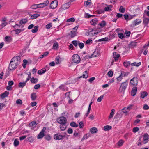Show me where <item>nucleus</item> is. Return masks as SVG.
<instances>
[{
  "instance_id": "obj_5",
  "label": "nucleus",
  "mask_w": 149,
  "mask_h": 149,
  "mask_svg": "<svg viewBox=\"0 0 149 149\" xmlns=\"http://www.w3.org/2000/svg\"><path fill=\"white\" fill-rule=\"evenodd\" d=\"M71 3L70 2H68L63 5L59 8V11H62L63 10H65L68 8L70 6Z\"/></svg>"
},
{
  "instance_id": "obj_40",
  "label": "nucleus",
  "mask_w": 149,
  "mask_h": 149,
  "mask_svg": "<svg viewBox=\"0 0 149 149\" xmlns=\"http://www.w3.org/2000/svg\"><path fill=\"white\" fill-rule=\"evenodd\" d=\"M44 136V133L42 132H40L38 136V139H41Z\"/></svg>"
},
{
  "instance_id": "obj_15",
  "label": "nucleus",
  "mask_w": 149,
  "mask_h": 149,
  "mask_svg": "<svg viewBox=\"0 0 149 149\" xmlns=\"http://www.w3.org/2000/svg\"><path fill=\"white\" fill-rule=\"evenodd\" d=\"M99 54L97 52H96L95 51L90 56H89L88 57L89 58H91L92 57H96L99 56Z\"/></svg>"
},
{
  "instance_id": "obj_16",
  "label": "nucleus",
  "mask_w": 149,
  "mask_h": 149,
  "mask_svg": "<svg viewBox=\"0 0 149 149\" xmlns=\"http://www.w3.org/2000/svg\"><path fill=\"white\" fill-rule=\"evenodd\" d=\"M99 54L97 52H96L95 51L90 56H89L88 57L89 58H91L92 57H96L99 56Z\"/></svg>"
},
{
  "instance_id": "obj_9",
  "label": "nucleus",
  "mask_w": 149,
  "mask_h": 149,
  "mask_svg": "<svg viewBox=\"0 0 149 149\" xmlns=\"http://www.w3.org/2000/svg\"><path fill=\"white\" fill-rule=\"evenodd\" d=\"M95 30L93 29H89L88 30V35H87V36H95L96 33L95 32Z\"/></svg>"
},
{
  "instance_id": "obj_50",
  "label": "nucleus",
  "mask_w": 149,
  "mask_h": 149,
  "mask_svg": "<svg viewBox=\"0 0 149 149\" xmlns=\"http://www.w3.org/2000/svg\"><path fill=\"white\" fill-rule=\"evenodd\" d=\"M58 44L57 42L54 43L53 45V49H57L58 47Z\"/></svg>"
},
{
  "instance_id": "obj_52",
  "label": "nucleus",
  "mask_w": 149,
  "mask_h": 149,
  "mask_svg": "<svg viewBox=\"0 0 149 149\" xmlns=\"http://www.w3.org/2000/svg\"><path fill=\"white\" fill-rule=\"evenodd\" d=\"M104 95L103 94V95H102L101 96H100L97 99V102H101L102 101V99H103V98L104 97Z\"/></svg>"
},
{
  "instance_id": "obj_58",
  "label": "nucleus",
  "mask_w": 149,
  "mask_h": 149,
  "mask_svg": "<svg viewBox=\"0 0 149 149\" xmlns=\"http://www.w3.org/2000/svg\"><path fill=\"white\" fill-rule=\"evenodd\" d=\"M45 138L46 140L48 141L50 140L51 139V137L49 134L46 135L45 137Z\"/></svg>"
},
{
  "instance_id": "obj_17",
  "label": "nucleus",
  "mask_w": 149,
  "mask_h": 149,
  "mask_svg": "<svg viewBox=\"0 0 149 149\" xmlns=\"http://www.w3.org/2000/svg\"><path fill=\"white\" fill-rule=\"evenodd\" d=\"M120 56V55L118 54H117L116 52H114L113 53V56L115 61L118 60V58Z\"/></svg>"
},
{
  "instance_id": "obj_28",
  "label": "nucleus",
  "mask_w": 149,
  "mask_h": 149,
  "mask_svg": "<svg viewBox=\"0 0 149 149\" xmlns=\"http://www.w3.org/2000/svg\"><path fill=\"white\" fill-rule=\"evenodd\" d=\"M118 36L119 38L121 39L125 38V35L123 33H119L118 34Z\"/></svg>"
},
{
  "instance_id": "obj_21",
  "label": "nucleus",
  "mask_w": 149,
  "mask_h": 149,
  "mask_svg": "<svg viewBox=\"0 0 149 149\" xmlns=\"http://www.w3.org/2000/svg\"><path fill=\"white\" fill-rule=\"evenodd\" d=\"M46 69L45 68H43L42 69L39 70L38 72V74L41 75L44 73L46 71Z\"/></svg>"
},
{
  "instance_id": "obj_61",
  "label": "nucleus",
  "mask_w": 149,
  "mask_h": 149,
  "mask_svg": "<svg viewBox=\"0 0 149 149\" xmlns=\"http://www.w3.org/2000/svg\"><path fill=\"white\" fill-rule=\"evenodd\" d=\"M52 26V24L49 23L46 25V28L47 29H49Z\"/></svg>"
},
{
  "instance_id": "obj_3",
  "label": "nucleus",
  "mask_w": 149,
  "mask_h": 149,
  "mask_svg": "<svg viewBox=\"0 0 149 149\" xmlns=\"http://www.w3.org/2000/svg\"><path fill=\"white\" fill-rule=\"evenodd\" d=\"M127 85L128 83L127 81H125L122 83L121 84L120 88V92L124 93L127 86Z\"/></svg>"
},
{
  "instance_id": "obj_46",
  "label": "nucleus",
  "mask_w": 149,
  "mask_h": 149,
  "mask_svg": "<svg viewBox=\"0 0 149 149\" xmlns=\"http://www.w3.org/2000/svg\"><path fill=\"white\" fill-rule=\"evenodd\" d=\"M79 43V41H77L76 40L73 41L72 42V44L76 47H77V45H78V43Z\"/></svg>"
},
{
  "instance_id": "obj_42",
  "label": "nucleus",
  "mask_w": 149,
  "mask_h": 149,
  "mask_svg": "<svg viewBox=\"0 0 149 149\" xmlns=\"http://www.w3.org/2000/svg\"><path fill=\"white\" fill-rule=\"evenodd\" d=\"M19 144V142L18 140L17 139H15L14 142V145L15 147L17 146Z\"/></svg>"
},
{
  "instance_id": "obj_22",
  "label": "nucleus",
  "mask_w": 149,
  "mask_h": 149,
  "mask_svg": "<svg viewBox=\"0 0 149 149\" xmlns=\"http://www.w3.org/2000/svg\"><path fill=\"white\" fill-rule=\"evenodd\" d=\"M91 0H88L87 1H85L84 2V6L86 7L88 5H91Z\"/></svg>"
},
{
  "instance_id": "obj_27",
  "label": "nucleus",
  "mask_w": 149,
  "mask_h": 149,
  "mask_svg": "<svg viewBox=\"0 0 149 149\" xmlns=\"http://www.w3.org/2000/svg\"><path fill=\"white\" fill-rule=\"evenodd\" d=\"M37 125V123L35 121H33L30 123V125L33 128H34Z\"/></svg>"
},
{
  "instance_id": "obj_43",
  "label": "nucleus",
  "mask_w": 149,
  "mask_h": 149,
  "mask_svg": "<svg viewBox=\"0 0 149 149\" xmlns=\"http://www.w3.org/2000/svg\"><path fill=\"white\" fill-rule=\"evenodd\" d=\"M124 141L122 140H120L118 143V145L119 146H122L124 143Z\"/></svg>"
},
{
  "instance_id": "obj_60",
  "label": "nucleus",
  "mask_w": 149,
  "mask_h": 149,
  "mask_svg": "<svg viewBox=\"0 0 149 149\" xmlns=\"http://www.w3.org/2000/svg\"><path fill=\"white\" fill-rule=\"evenodd\" d=\"M113 72L111 70H110L107 73V74L109 76L111 77L113 74Z\"/></svg>"
},
{
  "instance_id": "obj_30",
  "label": "nucleus",
  "mask_w": 149,
  "mask_h": 149,
  "mask_svg": "<svg viewBox=\"0 0 149 149\" xmlns=\"http://www.w3.org/2000/svg\"><path fill=\"white\" fill-rule=\"evenodd\" d=\"M91 135L90 134H86L84 135L83 137L81 139V140H84L85 139H87L89 137H90Z\"/></svg>"
},
{
  "instance_id": "obj_1",
  "label": "nucleus",
  "mask_w": 149,
  "mask_h": 149,
  "mask_svg": "<svg viewBox=\"0 0 149 149\" xmlns=\"http://www.w3.org/2000/svg\"><path fill=\"white\" fill-rule=\"evenodd\" d=\"M20 58L18 56H15L13 58L9 64L8 68L10 70H13L15 69L21 62Z\"/></svg>"
},
{
  "instance_id": "obj_39",
  "label": "nucleus",
  "mask_w": 149,
  "mask_h": 149,
  "mask_svg": "<svg viewBox=\"0 0 149 149\" xmlns=\"http://www.w3.org/2000/svg\"><path fill=\"white\" fill-rule=\"evenodd\" d=\"M40 15L38 14H34L32 15L31 17V19H34L37 18Z\"/></svg>"
},
{
  "instance_id": "obj_6",
  "label": "nucleus",
  "mask_w": 149,
  "mask_h": 149,
  "mask_svg": "<svg viewBox=\"0 0 149 149\" xmlns=\"http://www.w3.org/2000/svg\"><path fill=\"white\" fill-rule=\"evenodd\" d=\"M67 121L66 119L63 116L57 119V122L61 124H66Z\"/></svg>"
},
{
  "instance_id": "obj_48",
  "label": "nucleus",
  "mask_w": 149,
  "mask_h": 149,
  "mask_svg": "<svg viewBox=\"0 0 149 149\" xmlns=\"http://www.w3.org/2000/svg\"><path fill=\"white\" fill-rule=\"evenodd\" d=\"M124 17L125 19L127 21H128V20H130L131 19V18H129L128 14H124Z\"/></svg>"
},
{
  "instance_id": "obj_14",
  "label": "nucleus",
  "mask_w": 149,
  "mask_h": 149,
  "mask_svg": "<svg viewBox=\"0 0 149 149\" xmlns=\"http://www.w3.org/2000/svg\"><path fill=\"white\" fill-rule=\"evenodd\" d=\"M98 22V20L96 18H95L90 21V23L93 25H95Z\"/></svg>"
},
{
  "instance_id": "obj_59",
  "label": "nucleus",
  "mask_w": 149,
  "mask_h": 149,
  "mask_svg": "<svg viewBox=\"0 0 149 149\" xmlns=\"http://www.w3.org/2000/svg\"><path fill=\"white\" fill-rule=\"evenodd\" d=\"M79 126L80 128H83L84 126V124L83 122L81 121L79 122Z\"/></svg>"
},
{
  "instance_id": "obj_38",
  "label": "nucleus",
  "mask_w": 149,
  "mask_h": 149,
  "mask_svg": "<svg viewBox=\"0 0 149 149\" xmlns=\"http://www.w3.org/2000/svg\"><path fill=\"white\" fill-rule=\"evenodd\" d=\"M71 36L72 38L74 37L76 35L77 33L76 31H71Z\"/></svg>"
},
{
  "instance_id": "obj_12",
  "label": "nucleus",
  "mask_w": 149,
  "mask_h": 149,
  "mask_svg": "<svg viewBox=\"0 0 149 149\" xmlns=\"http://www.w3.org/2000/svg\"><path fill=\"white\" fill-rule=\"evenodd\" d=\"M106 6H107L105 7L104 8V11H112L111 9L113 8V6L111 5H107L106 4Z\"/></svg>"
},
{
  "instance_id": "obj_2",
  "label": "nucleus",
  "mask_w": 149,
  "mask_h": 149,
  "mask_svg": "<svg viewBox=\"0 0 149 149\" xmlns=\"http://www.w3.org/2000/svg\"><path fill=\"white\" fill-rule=\"evenodd\" d=\"M80 58L77 54H74L72 57V60L73 62L77 64L79 63L80 61Z\"/></svg>"
},
{
  "instance_id": "obj_18",
  "label": "nucleus",
  "mask_w": 149,
  "mask_h": 149,
  "mask_svg": "<svg viewBox=\"0 0 149 149\" xmlns=\"http://www.w3.org/2000/svg\"><path fill=\"white\" fill-rule=\"evenodd\" d=\"M66 124H63L60 125V127L61 131H64L66 128L67 126L66 125Z\"/></svg>"
},
{
  "instance_id": "obj_53",
  "label": "nucleus",
  "mask_w": 149,
  "mask_h": 149,
  "mask_svg": "<svg viewBox=\"0 0 149 149\" xmlns=\"http://www.w3.org/2000/svg\"><path fill=\"white\" fill-rule=\"evenodd\" d=\"M78 45L79 46V47L80 49L83 48L84 46V45L83 43L81 42V43L79 41Z\"/></svg>"
},
{
  "instance_id": "obj_25",
  "label": "nucleus",
  "mask_w": 149,
  "mask_h": 149,
  "mask_svg": "<svg viewBox=\"0 0 149 149\" xmlns=\"http://www.w3.org/2000/svg\"><path fill=\"white\" fill-rule=\"evenodd\" d=\"M90 131L91 133H95L97 132L98 130L97 128L93 127L90 130Z\"/></svg>"
},
{
  "instance_id": "obj_54",
  "label": "nucleus",
  "mask_w": 149,
  "mask_h": 149,
  "mask_svg": "<svg viewBox=\"0 0 149 149\" xmlns=\"http://www.w3.org/2000/svg\"><path fill=\"white\" fill-rule=\"evenodd\" d=\"M75 21V19L74 17H72L68 19L67 20V22H74Z\"/></svg>"
},
{
  "instance_id": "obj_47",
  "label": "nucleus",
  "mask_w": 149,
  "mask_h": 149,
  "mask_svg": "<svg viewBox=\"0 0 149 149\" xmlns=\"http://www.w3.org/2000/svg\"><path fill=\"white\" fill-rule=\"evenodd\" d=\"M129 72H121V75H122V77H123V76H124V77H127L128 76V74H129Z\"/></svg>"
},
{
  "instance_id": "obj_29",
  "label": "nucleus",
  "mask_w": 149,
  "mask_h": 149,
  "mask_svg": "<svg viewBox=\"0 0 149 149\" xmlns=\"http://www.w3.org/2000/svg\"><path fill=\"white\" fill-rule=\"evenodd\" d=\"M59 88L63 90V91H65V90L66 91H68V88L67 87H65V86L64 85H61L59 87Z\"/></svg>"
},
{
  "instance_id": "obj_11",
  "label": "nucleus",
  "mask_w": 149,
  "mask_h": 149,
  "mask_svg": "<svg viewBox=\"0 0 149 149\" xmlns=\"http://www.w3.org/2000/svg\"><path fill=\"white\" fill-rule=\"evenodd\" d=\"M149 136L147 133L145 134L143 136V143L145 144L148 142Z\"/></svg>"
},
{
  "instance_id": "obj_55",
  "label": "nucleus",
  "mask_w": 149,
  "mask_h": 149,
  "mask_svg": "<svg viewBox=\"0 0 149 149\" xmlns=\"http://www.w3.org/2000/svg\"><path fill=\"white\" fill-rule=\"evenodd\" d=\"M130 62L129 61H126L123 63V65L125 67H127L130 65Z\"/></svg>"
},
{
  "instance_id": "obj_13",
  "label": "nucleus",
  "mask_w": 149,
  "mask_h": 149,
  "mask_svg": "<svg viewBox=\"0 0 149 149\" xmlns=\"http://www.w3.org/2000/svg\"><path fill=\"white\" fill-rule=\"evenodd\" d=\"M137 88L136 87H134L133 88L131 91V95L132 96H134L137 92Z\"/></svg>"
},
{
  "instance_id": "obj_57",
  "label": "nucleus",
  "mask_w": 149,
  "mask_h": 149,
  "mask_svg": "<svg viewBox=\"0 0 149 149\" xmlns=\"http://www.w3.org/2000/svg\"><path fill=\"white\" fill-rule=\"evenodd\" d=\"M38 4H33L31 6V8L32 9H35L38 8Z\"/></svg>"
},
{
  "instance_id": "obj_64",
  "label": "nucleus",
  "mask_w": 149,
  "mask_h": 149,
  "mask_svg": "<svg viewBox=\"0 0 149 149\" xmlns=\"http://www.w3.org/2000/svg\"><path fill=\"white\" fill-rule=\"evenodd\" d=\"M123 77L120 74L118 77L117 78V81L118 82H120L122 79Z\"/></svg>"
},
{
  "instance_id": "obj_26",
  "label": "nucleus",
  "mask_w": 149,
  "mask_h": 149,
  "mask_svg": "<svg viewBox=\"0 0 149 149\" xmlns=\"http://www.w3.org/2000/svg\"><path fill=\"white\" fill-rule=\"evenodd\" d=\"M36 94L35 93H33L31 94V98L33 101L34 100L36 99Z\"/></svg>"
},
{
  "instance_id": "obj_44",
  "label": "nucleus",
  "mask_w": 149,
  "mask_h": 149,
  "mask_svg": "<svg viewBox=\"0 0 149 149\" xmlns=\"http://www.w3.org/2000/svg\"><path fill=\"white\" fill-rule=\"evenodd\" d=\"M125 9L124 8L123 6H121L120 7L119 9V11L120 12L122 13H124L125 11Z\"/></svg>"
},
{
  "instance_id": "obj_7",
  "label": "nucleus",
  "mask_w": 149,
  "mask_h": 149,
  "mask_svg": "<svg viewBox=\"0 0 149 149\" xmlns=\"http://www.w3.org/2000/svg\"><path fill=\"white\" fill-rule=\"evenodd\" d=\"M130 83L131 85L134 86H136L137 85L138 82V79L137 77H134L130 80Z\"/></svg>"
},
{
  "instance_id": "obj_51",
  "label": "nucleus",
  "mask_w": 149,
  "mask_h": 149,
  "mask_svg": "<svg viewBox=\"0 0 149 149\" xmlns=\"http://www.w3.org/2000/svg\"><path fill=\"white\" fill-rule=\"evenodd\" d=\"M7 24V22L5 21H3L2 22L0 26L1 27V28H3Z\"/></svg>"
},
{
  "instance_id": "obj_45",
  "label": "nucleus",
  "mask_w": 149,
  "mask_h": 149,
  "mask_svg": "<svg viewBox=\"0 0 149 149\" xmlns=\"http://www.w3.org/2000/svg\"><path fill=\"white\" fill-rule=\"evenodd\" d=\"M108 38L107 37H105L98 40V42L105 41L108 40Z\"/></svg>"
},
{
  "instance_id": "obj_8",
  "label": "nucleus",
  "mask_w": 149,
  "mask_h": 149,
  "mask_svg": "<svg viewBox=\"0 0 149 149\" xmlns=\"http://www.w3.org/2000/svg\"><path fill=\"white\" fill-rule=\"evenodd\" d=\"M49 1L47 0L45 1L43 3L38 4V8H43L45 6L48 5L49 4Z\"/></svg>"
},
{
  "instance_id": "obj_63",
  "label": "nucleus",
  "mask_w": 149,
  "mask_h": 149,
  "mask_svg": "<svg viewBox=\"0 0 149 149\" xmlns=\"http://www.w3.org/2000/svg\"><path fill=\"white\" fill-rule=\"evenodd\" d=\"M139 130V128L138 127H134L132 131L134 133H136L137 131H138Z\"/></svg>"
},
{
  "instance_id": "obj_19",
  "label": "nucleus",
  "mask_w": 149,
  "mask_h": 149,
  "mask_svg": "<svg viewBox=\"0 0 149 149\" xmlns=\"http://www.w3.org/2000/svg\"><path fill=\"white\" fill-rule=\"evenodd\" d=\"M143 21L144 24H147L149 22V18H146L143 16Z\"/></svg>"
},
{
  "instance_id": "obj_24",
  "label": "nucleus",
  "mask_w": 149,
  "mask_h": 149,
  "mask_svg": "<svg viewBox=\"0 0 149 149\" xmlns=\"http://www.w3.org/2000/svg\"><path fill=\"white\" fill-rule=\"evenodd\" d=\"M28 21V19L27 18L23 19L20 20L19 23L21 25H22L25 24Z\"/></svg>"
},
{
  "instance_id": "obj_37",
  "label": "nucleus",
  "mask_w": 149,
  "mask_h": 149,
  "mask_svg": "<svg viewBox=\"0 0 149 149\" xmlns=\"http://www.w3.org/2000/svg\"><path fill=\"white\" fill-rule=\"evenodd\" d=\"M38 79L37 78H35L34 77H32L31 79V81L33 83H36L37 82Z\"/></svg>"
},
{
  "instance_id": "obj_4",
  "label": "nucleus",
  "mask_w": 149,
  "mask_h": 149,
  "mask_svg": "<svg viewBox=\"0 0 149 149\" xmlns=\"http://www.w3.org/2000/svg\"><path fill=\"white\" fill-rule=\"evenodd\" d=\"M65 137V135H61L60 133H58L54 135V138L56 140H62Z\"/></svg>"
},
{
  "instance_id": "obj_32",
  "label": "nucleus",
  "mask_w": 149,
  "mask_h": 149,
  "mask_svg": "<svg viewBox=\"0 0 149 149\" xmlns=\"http://www.w3.org/2000/svg\"><path fill=\"white\" fill-rule=\"evenodd\" d=\"M112 127L109 125H106L104 127V130L105 131H108L111 129Z\"/></svg>"
},
{
  "instance_id": "obj_35",
  "label": "nucleus",
  "mask_w": 149,
  "mask_h": 149,
  "mask_svg": "<svg viewBox=\"0 0 149 149\" xmlns=\"http://www.w3.org/2000/svg\"><path fill=\"white\" fill-rule=\"evenodd\" d=\"M70 126L74 127H77L78 126V124H77L76 123L74 122H72L70 124Z\"/></svg>"
},
{
  "instance_id": "obj_23",
  "label": "nucleus",
  "mask_w": 149,
  "mask_h": 149,
  "mask_svg": "<svg viewBox=\"0 0 149 149\" xmlns=\"http://www.w3.org/2000/svg\"><path fill=\"white\" fill-rule=\"evenodd\" d=\"M141 22V19H137L134 22L133 25H136L139 24Z\"/></svg>"
},
{
  "instance_id": "obj_10",
  "label": "nucleus",
  "mask_w": 149,
  "mask_h": 149,
  "mask_svg": "<svg viewBox=\"0 0 149 149\" xmlns=\"http://www.w3.org/2000/svg\"><path fill=\"white\" fill-rule=\"evenodd\" d=\"M58 1L57 0H54L52 2L50 5L51 8L54 9L56 8L58 5Z\"/></svg>"
},
{
  "instance_id": "obj_62",
  "label": "nucleus",
  "mask_w": 149,
  "mask_h": 149,
  "mask_svg": "<svg viewBox=\"0 0 149 149\" xmlns=\"http://www.w3.org/2000/svg\"><path fill=\"white\" fill-rule=\"evenodd\" d=\"M60 59V57L59 56H58L56 58V64H58L59 63V60Z\"/></svg>"
},
{
  "instance_id": "obj_20",
  "label": "nucleus",
  "mask_w": 149,
  "mask_h": 149,
  "mask_svg": "<svg viewBox=\"0 0 149 149\" xmlns=\"http://www.w3.org/2000/svg\"><path fill=\"white\" fill-rule=\"evenodd\" d=\"M88 77V75L87 74V72L86 70L84 72V73L83 74L82 76H81L78 77L79 79L83 77L85 79H86Z\"/></svg>"
},
{
  "instance_id": "obj_36",
  "label": "nucleus",
  "mask_w": 149,
  "mask_h": 149,
  "mask_svg": "<svg viewBox=\"0 0 149 149\" xmlns=\"http://www.w3.org/2000/svg\"><path fill=\"white\" fill-rule=\"evenodd\" d=\"M148 95V93L146 92H143L141 93V97L142 98H144V97Z\"/></svg>"
},
{
  "instance_id": "obj_49",
  "label": "nucleus",
  "mask_w": 149,
  "mask_h": 149,
  "mask_svg": "<svg viewBox=\"0 0 149 149\" xmlns=\"http://www.w3.org/2000/svg\"><path fill=\"white\" fill-rule=\"evenodd\" d=\"M99 25L102 27L105 26L106 25V23L105 21H103L101 23L99 24Z\"/></svg>"
},
{
  "instance_id": "obj_56",
  "label": "nucleus",
  "mask_w": 149,
  "mask_h": 149,
  "mask_svg": "<svg viewBox=\"0 0 149 149\" xmlns=\"http://www.w3.org/2000/svg\"><path fill=\"white\" fill-rule=\"evenodd\" d=\"M132 65L136 66H139L141 65V62H139L137 63H136V62H134L132 63L131 64Z\"/></svg>"
},
{
  "instance_id": "obj_31",
  "label": "nucleus",
  "mask_w": 149,
  "mask_h": 149,
  "mask_svg": "<svg viewBox=\"0 0 149 149\" xmlns=\"http://www.w3.org/2000/svg\"><path fill=\"white\" fill-rule=\"evenodd\" d=\"M114 111L115 110L114 109H111V112L109 117V119H111L113 117L114 114Z\"/></svg>"
},
{
  "instance_id": "obj_41",
  "label": "nucleus",
  "mask_w": 149,
  "mask_h": 149,
  "mask_svg": "<svg viewBox=\"0 0 149 149\" xmlns=\"http://www.w3.org/2000/svg\"><path fill=\"white\" fill-rule=\"evenodd\" d=\"M26 83L25 82H20L19 83L18 86L19 87H23L25 86Z\"/></svg>"
},
{
  "instance_id": "obj_34",
  "label": "nucleus",
  "mask_w": 149,
  "mask_h": 149,
  "mask_svg": "<svg viewBox=\"0 0 149 149\" xmlns=\"http://www.w3.org/2000/svg\"><path fill=\"white\" fill-rule=\"evenodd\" d=\"M38 27H39L38 26H35L34 27V28L32 30V32L33 33H35L38 30Z\"/></svg>"
},
{
  "instance_id": "obj_33",
  "label": "nucleus",
  "mask_w": 149,
  "mask_h": 149,
  "mask_svg": "<svg viewBox=\"0 0 149 149\" xmlns=\"http://www.w3.org/2000/svg\"><path fill=\"white\" fill-rule=\"evenodd\" d=\"M9 92L6 91L4 93H3L1 95V97L3 98H4L7 96H8V94H9Z\"/></svg>"
}]
</instances>
